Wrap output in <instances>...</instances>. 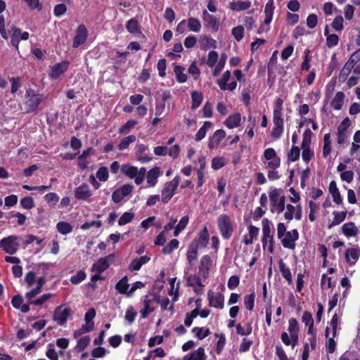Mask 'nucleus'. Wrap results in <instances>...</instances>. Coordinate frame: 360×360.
I'll use <instances>...</instances> for the list:
<instances>
[{
  "instance_id": "obj_56",
  "label": "nucleus",
  "mask_w": 360,
  "mask_h": 360,
  "mask_svg": "<svg viewBox=\"0 0 360 360\" xmlns=\"http://www.w3.org/2000/svg\"><path fill=\"white\" fill-rule=\"evenodd\" d=\"M96 177L101 181H106L109 178L108 169L106 167H101L96 172Z\"/></svg>"
},
{
  "instance_id": "obj_18",
  "label": "nucleus",
  "mask_w": 360,
  "mask_h": 360,
  "mask_svg": "<svg viewBox=\"0 0 360 360\" xmlns=\"http://www.w3.org/2000/svg\"><path fill=\"white\" fill-rule=\"evenodd\" d=\"M68 61H63L51 67L50 77L52 78H57L63 75L68 68Z\"/></svg>"
},
{
  "instance_id": "obj_2",
  "label": "nucleus",
  "mask_w": 360,
  "mask_h": 360,
  "mask_svg": "<svg viewBox=\"0 0 360 360\" xmlns=\"http://www.w3.org/2000/svg\"><path fill=\"white\" fill-rule=\"evenodd\" d=\"M26 100L24 102L25 112L31 113L34 112L44 99V95L37 94L35 91L31 88L26 89Z\"/></svg>"
},
{
  "instance_id": "obj_53",
  "label": "nucleus",
  "mask_w": 360,
  "mask_h": 360,
  "mask_svg": "<svg viewBox=\"0 0 360 360\" xmlns=\"http://www.w3.org/2000/svg\"><path fill=\"white\" fill-rule=\"evenodd\" d=\"M313 136V133L309 129H307L302 136V141L301 147H310L311 141V137Z\"/></svg>"
},
{
  "instance_id": "obj_61",
  "label": "nucleus",
  "mask_w": 360,
  "mask_h": 360,
  "mask_svg": "<svg viewBox=\"0 0 360 360\" xmlns=\"http://www.w3.org/2000/svg\"><path fill=\"white\" fill-rule=\"evenodd\" d=\"M137 312L134 310V307L131 306L127 309L124 318L126 321L131 324L134 321Z\"/></svg>"
},
{
  "instance_id": "obj_29",
  "label": "nucleus",
  "mask_w": 360,
  "mask_h": 360,
  "mask_svg": "<svg viewBox=\"0 0 360 360\" xmlns=\"http://www.w3.org/2000/svg\"><path fill=\"white\" fill-rule=\"evenodd\" d=\"M121 172L130 179H134L139 173L138 167L129 163L121 166Z\"/></svg>"
},
{
  "instance_id": "obj_62",
  "label": "nucleus",
  "mask_w": 360,
  "mask_h": 360,
  "mask_svg": "<svg viewBox=\"0 0 360 360\" xmlns=\"http://www.w3.org/2000/svg\"><path fill=\"white\" fill-rule=\"evenodd\" d=\"M343 22L344 19L342 15H338L333 20L331 26L336 31H341L343 30Z\"/></svg>"
},
{
  "instance_id": "obj_50",
  "label": "nucleus",
  "mask_w": 360,
  "mask_h": 360,
  "mask_svg": "<svg viewBox=\"0 0 360 360\" xmlns=\"http://www.w3.org/2000/svg\"><path fill=\"white\" fill-rule=\"evenodd\" d=\"M198 316V308L196 307L191 312L187 313L186 314V317L184 319V324L186 326L189 327L191 326L193 321Z\"/></svg>"
},
{
  "instance_id": "obj_40",
  "label": "nucleus",
  "mask_w": 360,
  "mask_h": 360,
  "mask_svg": "<svg viewBox=\"0 0 360 360\" xmlns=\"http://www.w3.org/2000/svg\"><path fill=\"white\" fill-rule=\"evenodd\" d=\"M200 276H200L199 274L189 275L186 279L187 285L190 287H204V285L202 283Z\"/></svg>"
},
{
  "instance_id": "obj_52",
  "label": "nucleus",
  "mask_w": 360,
  "mask_h": 360,
  "mask_svg": "<svg viewBox=\"0 0 360 360\" xmlns=\"http://www.w3.org/2000/svg\"><path fill=\"white\" fill-rule=\"evenodd\" d=\"M86 277V274L83 270H79L75 275L72 276L70 282L74 285H77L83 281Z\"/></svg>"
},
{
  "instance_id": "obj_60",
  "label": "nucleus",
  "mask_w": 360,
  "mask_h": 360,
  "mask_svg": "<svg viewBox=\"0 0 360 360\" xmlns=\"http://www.w3.org/2000/svg\"><path fill=\"white\" fill-rule=\"evenodd\" d=\"M44 200L51 205H56L59 201V196L56 193H49L44 197Z\"/></svg>"
},
{
  "instance_id": "obj_58",
  "label": "nucleus",
  "mask_w": 360,
  "mask_h": 360,
  "mask_svg": "<svg viewBox=\"0 0 360 360\" xmlns=\"http://www.w3.org/2000/svg\"><path fill=\"white\" fill-rule=\"evenodd\" d=\"M226 165V160L224 157H214L212 160V168L217 170Z\"/></svg>"
},
{
  "instance_id": "obj_28",
  "label": "nucleus",
  "mask_w": 360,
  "mask_h": 360,
  "mask_svg": "<svg viewBox=\"0 0 360 360\" xmlns=\"http://www.w3.org/2000/svg\"><path fill=\"white\" fill-rule=\"evenodd\" d=\"M148 149V146L143 143L138 144L136 147V154L139 155L138 159L141 162L146 163L152 160L151 157L144 155L145 151Z\"/></svg>"
},
{
  "instance_id": "obj_12",
  "label": "nucleus",
  "mask_w": 360,
  "mask_h": 360,
  "mask_svg": "<svg viewBox=\"0 0 360 360\" xmlns=\"http://www.w3.org/2000/svg\"><path fill=\"white\" fill-rule=\"evenodd\" d=\"M264 158L268 160L266 167H279L281 158L276 155L273 148H268L264 152Z\"/></svg>"
},
{
  "instance_id": "obj_25",
  "label": "nucleus",
  "mask_w": 360,
  "mask_h": 360,
  "mask_svg": "<svg viewBox=\"0 0 360 360\" xmlns=\"http://www.w3.org/2000/svg\"><path fill=\"white\" fill-rule=\"evenodd\" d=\"M153 302H155V297L153 299H148L147 296L143 300V308L140 311L141 319H146L150 313L155 311V308L150 306Z\"/></svg>"
},
{
  "instance_id": "obj_59",
  "label": "nucleus",
  "mask_w": 360,
  "mask_h": 360,
  "mask_svg": "<svg viewBox=\"0 0 360 360\" xmlns=\"http://www.w3.org/2000/svg\"><path fill=\"white\" fill-rule=\"evenodd\" d=\"M302 148V158L304 162L308 163L314 157V153L310 147H304Z\"/></svg>"
},
{
  "instance_id": "obj_11",
  "label": "nucleus",
  "mask_w": 360,
  "mask_h": 360,
  "mask_svg": "<svg viewBox=\"0 0 360 360\" xmlns=\"http://www.w3.org/2000/svg\"><path fill=\"white\" fill-rule=\"evenodd\" d=\"M207 299L210 307L223 309L224 306V297L221 292H214L210 290L207 292Z\"/></svg>"
},
{
  "instance_id": "obj_19",
  "label": "nucleus",
  "mask_w": 360,
  "mask_h": 360,
  "mask_svg": "<svg viewBox=\"0 0 360 360\" xmlns=\"http://www.w3.org/2000/svg\"><path fill=\"white\" fill-rule=\"evenodd\" d=\"M209 231L207 228L205 226L204 229L199 233L198 240L193 241L190 245H195L198 249L199 247L205 248L209 243Z\"/></svg>"
},
{
  "instance_id": "obj_49",
  "label": "nucleus",
  "mask_w": 360,
  "mask_h": 360,
  "mask_svg": "<svg viewBox=\"0 0 360 360\" xmlns=\"http://www.w3.org/2000/svg\"><path fill=\"white\" fill-rule=\"evenodd\" d=\"M9 81L11 83V92L15 94L22 86L21 79L20 77H13L9 78Z\"/></svg>"
},
{
  "instance_id": "obj_31",
  "label": "nucleus",
  "mask_w": 360,
  "mask_h": 360,
  "mask_svg": "<svg viewBox=\"0 0 360 360\" xmlns=\"http://www.w3.org/2000/svg\"><path fill=\"white\" fill-rule=\"evenodd\" d=\"M251 6V2L249 1H233L230 2L229 8L233 11H242L248 9Z\"/></svg>"
},
{
  "instance_id": "obj_3",
  "label": "nucleus",
  "mask_w": 360,
  "mask_h": 360,
  "mask_svg": "<svg viewBox=\"0 0 360 360\" xmlns=\"http://www.w3.org/2000/svg\"><path fill=\"white\" fill-rule=\"evenodd\" d=\"M20 236L10 235L0 240V249L4 252L13 255H15L20 247Z\"/></svg>"
},
{
  "instance_id": "obj_7",
  "label": "nucleus",
  "mask_w": 360,
  "mask_h": 360,
  "mask_svg": "<svg viewBox=\"0 0 360 360\" xmlns=\"http://www.w3.org/2000/svg\"><path fill=\"white\" fill-rule=\"evenodd\" d=\"M64 305L61 304L56 307L53 319L56 321L58 326H64L68 318L72 316V309L70 307L63 308Z\"/></svg>"
},
{
  "instance_id": "obj_24",
  "label": "nucleus",
  "mask_w": 360,
  "mask_h": 360,
  "mask_svg": "<svg viewBox=\"0 0 360 360\" xmlns=\"http://www.w3.org/2000/svg\"><path fill=\"white\" fill-rule=\"evenodd\" d=\"M9 32L11 33V44L18 50L20 41V29L12 25Z\"/></svg>"
},
{
  "instance_id": "obj_30",
  "label": "nucleus",
  "mask_w": 360,
  "mask_h": 360,
  "mask_svg": "<svg viewBox=\"0 0 360 360\" xmlns=\"http://www.w3.org/2000/svg\"><path fill=\"white\" fill-rule=\"evenodd\" d=\"M129 287L128 277L127 276L122 278L115 285L116 290L122 295H126L127 297L129 293Z\"/></svg>"
},
{
  "instance_id": "obj_14",
  "label": "nucleus",
  "mask_w": 360,
  "mask_h": 360,
  "mask_svg": "<svg viewBox=\"0 0 360 360\" xmlns=\"http://www.w3.org/2000/svg\"><path fill=\"white\" fill-rule=\"evenodd\" d=\"M212 261L208 255H203L200 261L198 266V274L204 278H207L209 276L210 269L212 266Z\"/></svg>"
},
{
  "instance_id": "obj_27",
  "label": "nucleus",
  "mask_w": 360,
  "mask_h": 360,
  "mask_svg": "<svg viewBox=\"0 0 360 360\" xmlns=\"http://www.w3.org/2000/svg\"><path fill=\"white\" fill-rule=\"evenodd\" d=\"M241 121V115L240 113H233L229 115L224 122V124L229 129L238 127Z\"/></svg>"
},
{
  "instance_id": "obj_43",
  "label": "nucleus",
  "mask_w": 360,
  "mask_h": 360,
  "mask_svg": "<svg viewBox=\"0 0 360 360\" xmlns=\"http://www.w3.org/2000/svg\"><path fill=\"white\" fill-rule=\"evenodd\" d=\"M179 241L177 239H172L162 250L164 255H170L174 250L177 249Z\"/></svg>"
},
{
  "instance_id": "obj_6",
  "label": "nucleus",
  "mask_w": 360,
  "mask_h": 360,
  "mask_svg": "<svg viewBox=\"0 0 360 360\" xmlns=\"http://www.w3.org/2000/svg\"><path fill=\"white\" fill-rule=\"evenodd\" d=\"M180 179L179 176H176L172 180L165 184L161 192L162 202L167 203L174 195L176 190L179 186Z\"/></svg>"
},
{
  "instance_id": "obj_26",
  "label": "nucleus",
  "mask_w": 360,
  "mask_h": 360,
  "mask_svg": "<svg viewBox=\"0 0 360 360\" xmlns=\"http://www.w3.org/2000/svg\"><path fill=\"white\" fill-rule=\"evenodd\" d=\"M274 9H275V6H274V0H268L267 3L265 5V8H264V13H265V19L264 20V25H269L271 22Z\"/></svg>"
},
{
  "instance_id": "obj_57",
  "label": "nucleus",
  "mask_w": 360,
  "mask_h": 360,
  "mask_svg": "<svg viewBox=\"0 0 360 360\" xmlns=\"http://www.w3.org/2000/svg\"><path fill=\"white\" fill-rule=\"evenodd\" d=\"M215 335L219 338V340L217 342L216 353L218 355H219V354H221V353L225 346L226 338H225L224 334H223V333L216 334Z\"/></svg>"
},
{
  "instance_id": "obj_38",
  "label": "nucleus",
  "mask_w": 360,
  "mask_h": 360,
  "mask_svg": "<svg viewBox=\"0 0 360 360\" xmlns=\"http://www.w3.org/2000/svg\"><path fill=\"white\" fill-rule=\"evenodd\" d=\"M188 28L190 31L199 32L201 30V23L198 18L191 17L187 20Z\"/></svg>"
},
{
  "instance_id": "obj_22",
  "label": "nucleus",
  "mask_w": 360,
  "mask_h": 360,
  "mask_svg": "<svg viewBox=\"0 0 360 360\" xmlns=\"http://www.w3.org/2000/svg\"><path fill=\"white\" fill-rule=\"evenodd\" d=\"M198 250L195 245H189L186 253V259L189 265V269L194 266L195 262L197 260Z\"/></svg>"
},
{
  "instance_id": "obj_46",
  "label": "nucleus",
  "mask_w": 360,
  "mask_h": 360,
  "mask_svg": "<svg viewBox=\"0 0 360 360\" xmlns=\"http://www.w3.org/2000/svg\"><path fill=\"white\" fill-rule=\"evenodd\" d=\"M300 156V149L298 146H292L290 152L288 154V160L290 162H295L299 160Z\"/></svg>"
},
{
  "instance_id": "obj_36",
  "label": "nucleus",
  "mask_w": 360,
  "mask_h": 360,
  "mask_svg": "<svg viewBox=\"0 0 360 360\" xmlns=\"http://www.w3.org/2000/svg\"><path fill=\"white\" fill-rule=\"evenodd\" d=\"M344 98L345 94L343 92H337L330 103L332 108L336 110H340L343 105Z\"/></svg>"
},
{
  "instance_id": "obj_34",
  "label": "nucleus",
  "mask_w": 360,
  "mask_h": 360,
  "mask_svg": "<svg viewBox=\"0 0 360 360\" xmlns=\"http://www.w3.org/2000/svg\"><path fill=\"white\" fill-rule=\"evenodd\" d=\"M360 256V249L356 248H348L345 251V259L347 262L351 263V259L353 260L352 264H354Z\"/></svg>"
},
{
  "instance_id": "obj_55",
  "label": "nucleus",
  "mask_w": 360,
  "mask_h": 360,
  "mask_svg": "<svg viewBox=\"0 0 360 360\" xmlns=\"http://www.w3.org/2000/svg\"><path fill=\"white\" fill-rule=\"evenodd\" d=\"M20 205L22 208L26 210H31L35 207L34 200L30 196H26L20 200Z\"/></svg>"
},
{
  "instance_id": "obj_4",
  "label": "nucleus",
  "mask_w": 360,
  "mask_h": 360,
  "mask_svg": "<svg viewBox=\"0 0 360 360\" xmlns=\"http://www.w3.org/2000/svg\"><path fill=\"white\" fill-rule=\"evenodd\" d=\"M262 246L264 248H265L266 245H267V243H269V252L270 253L274 252V231H271V226H270V221L268 219L264 218L262 219Z\"/></svg>"
},
{
  "instance_id": "obj_9",
  "label": "nucleus",
  "mask_w": 360,
  "mask_h": 360,
  "mask_svg": "<svg viewBox=\"0 0 360 360\" xmlns=\"http://www.w3.org/2000/svg\"><path fill=\"white\" fill-rule=\"evenodd\" d=\"M299 238V232L297 229L287 231L285 236L281 239V243L285 248L295 250L296 247L295 242Z\"/></svg>"
},
{
  "instance_id": "obj_10",
  "label": "nucleus",
  "mask_w": 360,
  "mask_h": 360,
  "mask_svg": "<svg viewBox=\"0 0 360 360\" xmlns=\"http://www.w3.org/2000/svg\"><path fill=\"white\" fill-rule=\"evenodd\" d=\"M114 259V255L110 254L105 257H101L97 260L92 266L91 271L101 274L110 266Z\"/></svg>"
},
{
  "instance_id": "obj_1",
  "label": "nucleus",
  "mask_w": 360,
  "mask_h": 360,
  "mask_svg": "<svg viewBox=\"0 0 360 360\" xmlns=\"http://www.w3.org/2000/svg\"><path fill=\"white\" fill-rule=\"evenodd\" d=\"M281 189L274 188L269 191L270 211L272 213L280 214L285 210V197L283 195Z\"/></svg>"
},
{
  "instance_id": "obj_64",
  "label": "nucleus",
  "mask_w": 360,
  "mask_h": 360,
  "mask_svg": "<svg viewBox=\"0 0 360 360\" xmlns=\"http://www.w3.org/2000/svg\"><path fill=\"white\" fill-rule=\"evenodd\" d=\"M46 355L50 360H58V354L55 351L54 345L51 343L47 345Z\"/></svg>"
},
{
  "instance_id": "obj_45",
  "label": "nucleus",
  "mask_w": 360,
  "mask_h": 360,
  "mask_svg": "<svg viewBox=\"0 0 360 360\" xmlns=\"http://www.w3.org/2000/svg\"><path fill=\"white\" fill-rule=\"evenodd\" d=\"M231 77V72L229 70L225 71L222 77L217 79V84L219 85L221 90L225 91L226 88L227 82Z\"/></svg>"
},
{
  "instance_id": "obj_35",
  "label": "nucleus",
  "mask_w": 360,
  "mask_h": 360,
  "mask_svg": "<svg viewBox=\"0 0 360 360\" xmlns=\"http://www.w3.org/2000/svg\"><path fill=\"white\" fill-rule=\"evenodd\" d=\"M278 268L282 274V276L288 282V283H291L292 274L290 269L287 266L285 263L282 259L278 261Z\"/></svg>"
},
{
  "instance_id": "obj_51",
  "label": "nucleus",
  "mask_w": 360,
  "mask_h": 360,
  "mask_svg": "<svg viewBox=\"0 0 360 360\" xmlns=\"http://www.w3.org/2000/svg\"><path fill=\"white\" fill-rule=\"evenodd\" d=\"M134 217V214L130 212H125L122 214V215L120 217L118 220V224L120 226L125 225L128 223H130Z\"/></svg>"
},
{
  "instance_id": "obj_63",
  "label": "nucleus",
  "mask_w": 360,
  "mask_h": 360,
  "mask_svg": "<svg viewBox=\"0 0 360 360\" xmlns=\"http://www.w3.org/2000/svg\"><path fill=\"white\" fill-rule=\"evenodd\" d=\"M218 58L217 52L215 51H211L208 54L207 65L210 68H213L216 65Z\"/></svg>"
},
{
  "instance_id": "obj_41",
  "label": "nucleus",
  "mask_w": 360,
  "mask_h": 360,
  "mask_svg": "<svg viewBox=\"0 0 360 360\" xmlns=\"http://www.w3.org/2000/svg\"><path fill=\"white\" fill-rule=\"evenodd\" d=\"M136 140V137L135 135H129L120 141L117 148L120 150H124L127 149L131 143L135 142Z\"/></svg>"
},
{
  "instance_id": "obj_32",
  "label": "nucleus",
  "mask_w": 360,
  "mask_h": 360,
  "mask_svg": "<svg viewBox=\"0 0 360 360\" xmlns=\"http://www.w3.org/2000/svg\"><path fill=\"white\" fill-rule=\"evenodd\" d=\"M347 211H334L333 212V221L328 224V229H331L335 226L340 224L342 221H345L346 217H347Z\"/></svg>"
},
{
  "instance_id": "obj_42",
  "label": "nucleus",
  "mask_w": 360,
  "mask_h": 360,
  "mask_svg": "<svg viewBox=\"0 0 360 360\" xmlns=\"http://www.w3.org/2000/svg\"><path fill=\"white\" fill-rule=\"evenodd\" d=\"M56 229L58 231L63 235L68 234L72 231V226L66 221H59L56 224Z\"/></svg>"
},
{
  "instance_id": "obj_47",
  "label": "nucleus",
  "mask_w": 360,
  "mask_h": 360,
  "mask_svg": "<svg viewBox=\"0 0 360 360\" xmlns=\"http://www.w3.org/2000/svg\"><path fill=\"white\" fill-rule=\"evenodd\" d=\"M137 121L131 120H128L124 124H123L120 129H119V133L120 134H128L130 130L134 128L137 124Z\"/></svg>"
},
{
  "instance_id": "obj_44",
  "label": "nucleus",
  "mask_w": 360,
  "mask_h": 360,
  "mask_svg": "<svg viewBox=\"0 0 360 360\" xmlns=\"http://www.w3.org/2000/svg\"><path fill=\"white\" fill-rule=\"evenodd\" d=\"M174 71L176 75V81L179 83H184V82H186L187 75L185 73H184V67L176 65L174 67Z\"/></svg>"
},
{
  "instance_id": "obj_23",
  "label": "nucleus",
  "mask_w": 360,
  "mask_h": 360,
  "mask_svg": "<svg viewBox=\"0 0 360 360\" xmlns=\"http://www.w3.org/2000/svg\"><path fill=\"white\" fill-rule=\"evenodd\" d=\"M183 360H207V355L205 353V349L202 347H198L193 351L190 354H186L183 357Z\"/></svg>"
},
{
  "instance_id": "obj_37",
  "label": "nucleus",
  "mask_w": 360,
  "mask_h": 360,
  "mask_svg": "<svg viewBox=\"0 0 360 360\" xmlns=\"http://www.w3.org/2000/svg\"><path fill=\"white\" fill-rule=\"evenodd\" d=\"M212 126V123L210 121L204 122L203 125L199 129L195 134V139L197 141H201L206 136L207 131Z\"/></svg>"
},
{
  "instance_id": "obj_33",
  "label": "nucleus",
  "mask_w": 360,
  "mask_h": 360,
  "mask_svg": "<svg viewBox=\"0 0 360 360\" xmlns=\"http://www.w3.org/2000/svg\"><path fill=\"white\" fill-rule=\"evenodd\" d=\"M342 231L347 237H352L357 234L358 229L354 222L350 221L343 224Z\"/></svg>"
},
{
  "instance_id": "obj_15",
  "label": "nucleus",
  "mask_w": 360,
  "mask_h": 360,
  "mask_svg": "<svg viewBox=\"0 0 360 360\" xmlns=\"http://www.w3.org/2000/svg\"><path fill=\"white\" fill-rule=\"evenodd\" d=\"M92 194V191L86 183H82L75 190V198L78 200L86 201Z\"/></svg>"
},
{
  "instance_id": "obj_16",
  "label": "nucleus",
  "mask_w": 360,
  "mask_h": 360,
  "mask_svg": "<svg viewBox=\"0 0 360 360\" xmlns=\"http://www.w3.org/2000/svg\"><path fill=\"white\" fill-rule=\"evenodd\" d=\"M226 136V132L224 129H217L209 139L208 148L210 149L217 148L220 143Z\"/></svg>"
},
{
  "instance_id": "obj_39",
  "label": "nucleus",
  "mask_w": 360,
  "mask_h": 360,
  "mask_svg": "<svg viewBox=\"0 0 360 360\" xmlns=\"http://www.w3.org/2000/svg\"><path fill=\"white\" fill-rule=\"evenodd\" d=\"M191 99H192V109H197L200 104L202 103L203 99V95L201 92H198L197 91H193L191 93Z\"/></svg>"
},
{
  "instance_id": "obj_20",
  "label": "nucleus",
  "mask_w": 360,
  "mask_h": 360,
  "mask_svg": "<svg viewBox=\"0 0 360 360\" xmlns=\"http://www.w3.org/2000/svg\"><path fill=\"white\" fill-rule=\"evenodd\" d=\"M126 29L127 30L134 35L141 36L143 38H145V35L143 34L139 21L136 18H131L126 23Z\"/></svg>"
},
{
  "instance_id": "obj_54",
  "label": "nucleus",
  "mask_w": 360,
  "mask_h": 360,
  "mask_svg": "<svg viewBox=\"0 0 360 360\" xmlns=\"http://www.w3.org/2000/svg\"><path fill=\"white\" fill-rule=\"evenodd\" d=\"M231 34L237 41H240L244 37V27L242 25L234 27L231 30Z\"/></svg>"
},
{
  "instance_id": "obj_5",
  "label": "nucleus",
  "mask_w": 360,
  "mask_h": 360,
  "mask_svg": "<svg viewBox=\"0 0 360 360\" xmlns=\"http://www.w3.org/2000/svg\"><path fill=\"white\" fill-rule=\"evenodd\" d=\"M217 226L222 238L229 240L233 231L230 217L226 214H221L217 219Z\"/></svg>"
},
{
  "instance_id": "obj_13",
  "label": "nucleus",
  "mask_w": 360,
  "mask_h": 360,
  "mask_svg": "<svg viewBox=\"0 0 360 360\" xmlns=\"http://www.w3.org/2000/svg\"><path fill=\"white\" fill-rule=\"evenodd\" d=\"M87 29L83 24L79 25L76 30V34L73 39V48H78L83 44L87 39Z\"/></svg>"
},
{
  "instance_id": "obj_17",
  "label": "nucleus",
  "mask_w": 360,
  "mask_h": 360,
  "mask_svg": "<svg viewBox=\"0 0 360 360\" xmlns=\"http://www.w3.org/2000/svg\"><path fill=\"white\" fill-rule=\"evenodd\" d=\"M288 331L292 340V347L298 342L299 326L298 322L295 318H290L288 321Z\"/></svg>"
},
{
  "instance_id": "obj_8",
  "label": "nucleus",
  "mask_w": 360,
  "mask_h": 360,
  "mask_svg": "<svg viewBox=\"0 0 360 360\" xmlns=\"http://www.w3.org/2000/svg\"><path fill=\"white\" fill-rule=\"evenodd\" d=\"M202 18L204 26L206 28L211 29L214 32H217L219 30L220 25L219 18L210 14L206 9L202 11Z\"/></svg>"
},
{
  "instance_id": "obj_21",
  "label": "nucleus",
  "mask_w": 360,
  "mask_h": 360,
  "mask_svg": "<svg viewBox=\"0 0 360 360\" xmlns=\"http://www.w3.org/2000/svg\"><path fill=\"white\" fill-rule=\"evenodd\" d=\"M160 175V169L158 167H155L150 169L146 174V179L148 186L154 187L158 183V178Z\"/></svg>"
},
{
  "instance_id": "obj_48",
  "label": "nucleus",
  "mask_w": 360,
  "mask_h": 360,
  "mask_svg": "<svg viewBox=\"0 0 360 360\" xmlns=\"http://www.w3.org/2000/svg\"><path fill=\"white\" fill-rule=\"evenodd\" d=\"M255 298V294L254 292H252L251 294L247 295L244 297L245 307L249 311H252L254 308Z\"/></svg>"
}]
</instances>
